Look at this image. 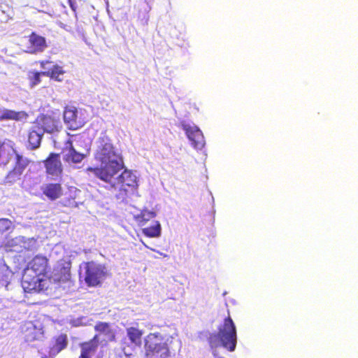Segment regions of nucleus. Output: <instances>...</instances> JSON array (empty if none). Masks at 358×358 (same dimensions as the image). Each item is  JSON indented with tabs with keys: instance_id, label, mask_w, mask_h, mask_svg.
<instances>
[{
	"instance_id": "1",
	"label": "nucleus",
	"mask_w": 358,
	"mask_h": 358,
	"mask_svg": "<svg viewBox=\"0 0 358 358\" xmlns=\"http://www.w3.org/2000/svg\"><path fill=\"white\" fill-rule=\"evenodd\" d=\"M95 145L94 159L99 165L96 168L90 167L87 171L102 180H108L124 168L122 153L105 134L96 139Z\"/></svg>"
},
{
	"instance_id": "2",
	"label": "nucleus",
	"mask_w": 358,
	"mask_h": 358,
	"mask_svg": "<svg viewBox=\"0 0 358 358\" xmlns=\"http://www.w3.org/2000/svg\"><path fill=\"white\" fill-rule=\"evenodd\" d=\"M208 340L214 358H224L218 354V349L222 347L234 352L236 347L237 334L231 318H225L223 324L219 327L218 331L210 334Z\"/></svg>"
},
{
	"instance_id": "3",
	"label": "nucleus",
	"mask_w": 358,
	"mask_h": 358,
	"mask_svg": "<svg viewBox=\"0 0 358 358\" xmlns=\"http://www.w3.org/2000/svg\"><path fill=\"white\" fill-rule=\"evenodd\" d=\"M145 358H171L167 341L160 333H150L144 339ZM121 358H138L133 348H123Z\"/></svg>"
},
{
	"instance_id": "4",
	"label": "nucleus",
	"mask_w": 358,
	"mask_h": 358,
	"mask_svg": "<svg viewBox=\"0 0 358 358\" xmlns=\"http://www.w3.org/2000/svg\"><path fill=\"white\" fill-rule=\"evenodd\" d=\"M85 280L89 286L99 285L106 278V268L100 264L90 262L85 264Z\"/></svg>"
},
{
	"instance_id": "5",
	"label": "nucleus",
	"mask_w": 358,
	"mask_h": 358,
	"mask_svg": "<svg viewBox=\"0 0 358 358\" xmlns=\"http://www.w3.org/2000/svg\"><path fill=\"white\" fill-rule=\"evenodd\" d=\"M136 176L130 171L125 170L121 175L114 174L113 178L108 180H103L108 183L115 189H119L124 192H127V187H135L137 186Z\"/></svg>"
},
{
	"instance_id": "6",
	"label": "nucleus",
	"mask_w": 358,
	"mask_h": 358,
	"mask_svg": "<svg viewBox=\"0 0 358 358\" xmlns=\"http://www.w3.org/2000/svg\"><path fill=\"white\" fill-rule=\"evenodd\" d=\"M181 126L192 145L195 149L201 150L205 145V140L200 129L194 124L187 122H182Z\"/></svg>"
},
{
	"instance_id": "7",
	"label": "nucleus",
	"mask_w": 358,
	"mask_h": 358,
	"mask_svg": "<svg viewBox=\"0 0 358 358\" xmlns=\"http://www.w3.org/2000/svg\"><path fill=\"white\" fill-rule=\"evenodd\" d=\"M64 120L69 129H77L85 124L86 118L83 117L81 110L74 106H67L64 111Z\"/></svg>"
},
{
	"instance_id": "8",
	"label": "nucleus",
	"mask_w": 358,
	"mask_h": 358,
	"mask_svg": "<svg viewBox=\"0 0 358 358\" xmlns=\"http://www.w3.org/2000/svg\"><path fill=\"white\" fill-rule=\"evenodd\" d=\"M30 271H24L22 279V287L26 292H40L46 285V280L43 277L30 274Z\"/></svg>"
},
{
	"instance_id": "9",
	"label": "nucleus",
	"mask_w": 358,
	"mask_h": 358,
	"mask_svg": "<svg viewBox=\"0 0 358 358\" xmlns=\"http://www.w3.org/2000/svg\"><path fill=\"white\" fill-rule=\"evenodd\" d=\"M71 261L63 259L57 263L50 276L51 280L57 282H66L70 279Z\"/></svg>"
},
{
	"instance_id": "10",
	"label": "nucleus",
	"mask_w": 358,
	"mask_h": 358,
	"mask_svg": "<svg viewBox=\"0 0 358 358\" xmlns=\"http://www.w3.org/2000/svg\"><path fill=\"white\" fill-rule=\"evenodd\" d=\"M33 124L37 125L38 129H41L43 134L45 132L50 134L54 133L55 131H59V128L62 127L59 119H56L48 115H41L38 116Z\"/></svg>"
},
{
	"instance_id": "11",
	"label": "nucleus",
	"mask_w": 358,
	"mask_h": 358,
	"mask_svg": "<svg viewBox=\"0 0 358 358\" xmlns=\"http://www.w3.org/2000/svg\"><path fill=\"white\" fill-rule=\"evenodd\" d=\"M47 47L45 38L33 32L29 36L26 52L30 54H38L43 52Z\"/></svg>"
},
{
	"instance_id": "12",
	"label": "nucleus",
	"mask_w": 358,
	"mask_h": 358,
	"mask_svg": "<svg viewBox=\"0 0 358 358\" xmlns=\"http://www.w3.org/2000/svg\"><path fill=\"white\" fill-rule=\"evenodd\" d=\"M48 266V259L42 256H36L28 264L24 271H30V274H34L43 278Z\"/></svg>"
},
{
	"instance_id": "13",
	"label": "nucleus",
	"mask_w": 358,
	"mask_h": 358,
	"mask_svg": "<svg viewBox=\"0 0 358 358\" xmlns=\"http://www.w3.org/2000/svg\"><path fill=\"white\" fill-rule=\"evenodd\" d=\"M41 66L43 69L45 70V71L43 72L45 76H49L50 78L58 82L63 80V76L65 71L62 66L57 64H52V62L49 61L41 62Z\"/></svg>"
},
{
	"instance_id": "14",
	"label": "nucleus",
	"mask_w": 358,
	"mask_h": 358,
	"mask_svg": "<svg viewBox=\"0 0 358 358\" xmlns=\"http://www.w3.org/2000/svg\"><path fill=\"white\" fill-rule=\"evenodd\" d=\"M16 159V164L12 171L7 176V181L13 182L15 181L21 176L25 168L28 166L30 161L22 155H20L16 152L15 155Z\"/></svg>"
},
{
	"instance_id": "15",
	"label": "nucleus",
	"mask_w": 358,
	"mask_h": 358,
	"mask_svg": "<svg viewBox=\"0 0 358 358\" xmlns=\"http://www.w3.org/2000/svg\"><path fill=\"white\" fill-rule=\"evenodd\" d=\"M16 152L13 141L5 140L0 143V165L7 164L15 157Z\"/></svg>"
},
{
	"instance_id": "16",
	"label": "nucleus",
	"mask_w": 358,
	"mask_h": 358,
	"mask_svg": "<svg viewBox=\"0 0 358 358\" xmlns=\"http://www.w3.org/2000/svg\"><path fill=\"white\" fill-rule=\"evenodd\" d=\"M94 329L97 332L96 335H100L99 343H107L115 338V333L108 323L100 322L95 325Z\"/></svg>"
},
{
	"instance_id": "17",
	"label": "nucleus",
	"mask_w": 358,
	"mask_h": 358,
	"mask_svg": "<svg viewBox=\"0 0 358 358\" xmlns=\"http://www.w3.org/2000/svg\"><path fill=\"white\" fill-rule=\"evenodd\" d=\"M62 154L63 159L69 164L80 163L85 157L83 154L77 152L73 148L71 142H68L66 143L65 148L63 150Z\"/></svg>"
},
{
	"instance_id": "18",
	"label": "nucleus",
	"mask_w": 358,
	"mask_h": 358,
	"mask_svg": "<svg viewBox=\"0 0 358 358\" xmlns=\"http://www.w3.org/2000/svg\"><path fill=\"white\" fill-rule=\"evenodd\" d=\"M45 167L47 172L53 176H57L62 172V163L59 155L51 154L45 161Z\"/></svg>"
},
{
	"instance_id": "19",
	"label": "nucleus",
	"mask_w": 358,
	"mask_h": 358,
	"mask_svg": "<svg viewBox=\"0 0 358 358\" xmlns=\"http://www.w3.org/2000/svg\"><path fill=\"white\" fill-rule=\"evenodd\" d=\"M143 335V331L138 329L136 327H131L127 329V336L130 341L131 345L128 346H122V348H125L127 349L129 348H133V352L135 348L138 346H140L141 344V337ZM123 350V349H122Z\"/></svg>"
},
{
	"instance_id": "20",
	"label": "nucleus",
	"mask_w": 358,
	"mask_h": 358,
	"mask_svg": "<svg viewBox=\"0 0 358 358\" xmlns=\"http://www.w3.org/2000/svg\"><path fill=\"white\" fill-rule=\"evenodd\" d=\"M100 341V335H95L94 338L88 343L82 345L80 358L93 357L96 351L98 343Z\"/></svg>"
},
{
	"instance_id": "21",
	"label": "nucleus",
	"mask_w": 358,
	"mask_h": 358,
	"mask_svg": "<svg viewBox=\"0 0 358 358\" xmlns=\"http://www.w3.org/2000/svg\"><path fill=\"white\" fill-rule=\"evenodd\" d=\"M43 134L38 126L33 124L28 136L29 144L31 149H36L39 147Z\"/></svg>"
},
{
	"instance_id": "22",
	"label": "nucleus",
	"mask_w": 358,
	"mask_h": 358,
	"mask_svg": "<svg viewBox=\"0 0 358 358\" xmlns=\"http://www.w3.org/2000/svg\"><path fill=\"white\" fill-rule=\"evenodd\" d=\"M43 193L51 200L58 199L62 194V187L59 184H47L41 187Z\"/></svg>"
},
{
	"instance_id": "23",
	"label": "nucleus",
	"mask_w": 358,
	"mask_h": 358,
	"mask_svg": "<svg viewBox=\"0 0 358 358\" xmlns=\"http://www.w3.org/2000/svg\"><path fill=\"white\" fill-rule=\"evenodd\" d=\"M27 114L24 111L15 112L6 108H0V120H14L20 121L25 120Z\"/></svg>"
},
{
	"instance_id": "24",
	"label": "nucleus",
	"mask_w": 358,
	"mask_h": 358,
	"mask_svg": "<svg viewBox=\"0 0 358 358\" xmlns=\"http://www.w3.org/2000/svg\"><path fill=\"white\" fill-rule=\"evenodd\" d=\"M143 233L148 237L158 238L161 236V224L158 221H156L153 226L143 229Z\"/></svg>"
},
{
	"instance_id": "25",
	"label": "nucleus",
	"mask_w": 358,
	"mask_h": 358,
	"mask_svg": "<svg viewBox=\"0 0 358 358\" xmlns=\"http://www.w3.org/2000/svg\"><path fill=\"white\" fill-rule=\"evenodd\" d=\"M38 247L37 241L34 238H25L24 236L23 242H22V245H20V248L22 250L23 249L27 250H34L36 249Z\"/></svg>"
},
{
	"instance_id": "26",
	"label": "nucleus",
	"mask_w": 358,
	"mask_h": 358,
	"mask_svg": "<svg viewBox=\"0 0 358 358\" xmlns=\"http://www.w3.org/2000/svg\"><path fill=\"white\" fill-rule=\"evenodd\" d=\"M66 345V336H60L56 341V344L54 348L51 350L50 353L52 355L58 353L59 351L63 350Z\"/></svg>"
},
{
	"instance_id": "27",
	"label": "nucleus",
	"mask_w": 358,
	"mask_h": 358,
	"mask_svg": "<svg viewBox=\"0 0 358 358\" xmlns=\"http://www.w3.org/2000/svg\"><path fill=\"white\" fill-rule=\"evenodd\" d=\"M24 236H17L15 238H13L8 242V246L11 248V250L15 252H21L22 248H20V245H22V242H23Z\"/></svg>"
},
{
	"instance_id": "28",
	"label": "nucleus",
	"mask_w": 358,
	"mask_h": 358,
	"mask_svg": "<svg viewBox=\"0 0 358 358\" xmlns=\"http://www.w3.org/2000/svg\"><path fill=\"white\" fill-rule=\"evenodd\" d=\"M45 76L43 72H29V80L31 88L36 87L41 83V76Z\"/></svg>"
},
{
	"instance_id": "29",
	"label": "nucleus",
	"mask_w": 358,
	"mask_h": 358,
	"mask_svg": "<svg viewBox=\"0 0 358 358\" xmlns=\"http://www.w3.org/2000/svg\"><path fill=\"white\" fill-rule=\"evenodd\" d=\"M156 216V213L154 211L143 210L141 215L137 217L139 222H147Z\"/></svg>"
},
{
	"instance_id": "30",
	"label": "nucleus",
	"mask_w": 358,
	"mask_h": 358,
	"mask_svg": "<svg viewBox=\"0 0 358 358\" xmlns=\"http://www.w3.org/2000/svg\"><path fill=\"white\" fill-rule=\"evenodd\" d=\"M13 227L12 222L6 218L0 219V231L4 232L9 230Z\"/></svg>"
},
{
	"instance_id": "31",
	"label": "nucleus",
	"mask_w": 358,
	"mask_h": 358,
	"mask_svg": "<svg viewBox=\"0 0 358 358\" xmlns=\"http://www.w3.org/2000/svg\"><path fill=\"white\" fill-rule=\"evenodd\" d=\"M88 322L89 320L85 317L71 320V324L74 327L87 325Z\"/></svg>"
},
{
	"instance_id": "32",
	"label": "nucleus",
	"mask_w": 358,
	"mask_h": 358,
	"mask_svg": "<svg viewBox=\"0 0 358 358\" xmlns=\"http://www.w3.org/2000/svg\"><path fill=\"white\" fill-rule=\"evenodd\" d=\"M157 252L158 254H159L161 256H164V257H167V255L164 254V253L161 252L160 251H157Z\"/></svg>"
},
{
	"instance_id": "33",
	"label": "nucleus",
	"mask_w": 358,
	"mask_h": 358,
	"mask_svg": "<svg viewBox=\"0 0 358 358\" xmlns=\"http://www.w3.org/2000/svg\"><path fill=\"white\" fill-rule=\"evenodd\" d=\"M145 247L150 248L145 243L142 242Z\"/></svg>"
},
{
	"instance_id": "34",
	"label": "nucleus",
	"mask_w": 358,
	"mask_h": 358,
	"mask_svg": "<svg viewBox=\"0 0 358 358\" xmlns=\"http://www.w3.org/2000/svg\"><path fill=\"white\" fill-rule=\"evenodd\" d=\"M69 1H71V0H69Z\"/></svg>"
}]
</instances>
